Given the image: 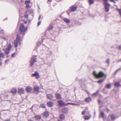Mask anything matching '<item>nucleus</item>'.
<instances>
[{"mask_svg": "<svg viewBox=\"0 0 121 121\" xmlns=\"http://www.w3.org/2000/svg\"><path fill=\"white\" fill-rule=\"evenodd\" d=\"M121 62V59H119L118 60V61H117V62Z\"/></svg>", "mask_w": 121, "mask_h": 121, "instance_id": "3c124183", "label": "nucleus"}, {"mask_svg": "<svg viewBox=\"0 0 121 121\" xmlns=\"http://www.w3.org/2000/svg\"><path fill=\"white\" fill-rule=\"evenodd\" d=\"M69 111L68 108L64 107L62 108L61 110V111L62 113L65 114L67 113Z\"/></svg>", "mask_w": 121, "mask_h": 121, "instance_id": "0eeeda50", "label": "nucleus"}, {"mask_svg": "<svg viewBox=\"0 0 121 121\" xmlns=\"http://www.w3.org/2000/svg\"><path fill=\"white\" fill-rule=\"evenodd\" d=\"M41 21H39V22L37 24V26H39L40 25V24H41Z\"/></svg>", "mask_w": 121, "mask_h": 121, "instance_id": "a18cd8bd", "label": "nucleus"}, {"mask_svg": "<svg viewBox=\"0 0 121 121\" xmlns=\"http://www.w3.org/2000/svg\"><path fill=\"white\" fill-rule=\"evenodd\" d=\"M68 104H68V103H67V104H65V103H64V104H63V106H65L67 105Z\"/></svg>", "mask_w": 121, "mask_h": 121, "instance_id": "37998d69", "label": "nucleus"}, {"mask_svg": "<svg viewBox=\"0 0 121 121\" xmlns=\"http://www.w3.org/2000/svg\"><path fill=\"white\" fill-rule=\"evenodd\" d=\"M100 115L103 118H104V113L103 112H100Z\"/></svg>", "mask_w": 121, "mask_h": 121, "instance_id": "cd10ccee", "label": "nucleus"}, {"mask_svg": "<svg viewBox=\"0 0 121 121\" xmlns=\"http://www.w3.org/2000/svg\"><path fill=\"white\" fill-rule=\"evenodd\" d=\"M24 91H25L24 89L22 88L18 89V92L20 94H23L24 93Z\"/></svg>", "mask_w": 121, "mask_h": 121, "instance_id": "9d476101", "label": "nucleus"}, {"mask_svg": "<svg viewBox=\"0 0 121 121\" xmlns=\"http://www.w3.org/2000/svg\"><path fill=\"white\" fill-rule=\"evenodd\" d=\"M28 15L27 14H26L24 15V17L25 18H27L28 17Z\"/></svg>", "mask_w": 121, "mask_h": 121, "instance_id": "de8ad7c7", "label": "nucleus"}, {"mask_svg": "<svg viewBox=\"0 0 121 121\" xmlns=\"http://www.w3.org/2000/svg\"><path fill=\"white\" fill-rule=\"evenodd\" d=\"M114 85L115 86L118 87L120 85V83L119 82H116L115 83Z\"/></svg>", "mask_w": 121, "mask_h": 121, "instance_id": "393cba45", "label": "nucleus"}, {"mask_svg": "<svg viewBox=\"0 0 121 121\" xmlns=\"http://www.w3.org/2000/svg\"><path fill=\"white\" fill-rule=\"evenodd\" d=\"M53 27V26H52V25L50 24L48 27L47 28V30H50Z\"/></svg>", "mask_w": 121, "mask_h": 121, "instance_id": "b1692460", "label": "nucleus"}, {"mask_svg": "<svg viewBox=\"0 0 121 121\" xmlns=\"http://www.w3.org/2000/svg\"><path fill=\"white\" fill-rule=\"evenodd\" d=\"M113 2L115 4L116 3V2L114 1V2Z\"/></svg>", "mask_w": 121, "mask_h": 121, "instance_id": "774afa93", "label": "nucleus"}, {"mask_svg": "<svg viewBox=\"0 0 121 121\" xmlns=\"http://www.w3.org/2000/svg\"><path fill=\"white\" fill-rule=\"evenodd\" d=\"M27 27L24 28V24L22 23L20 26L19 34L17 35L16 40H14V47L17 48L18 46V43L20 42V39L22 38L24 35L26 31L27 30Z\"/></svg>", "mask_w": 121, "mask_h": 121, "instance_id": "f257e3e1", "label": "nucleus"}, {"mask_svg": "<svg viewBox=\"0 0 121 121\" xmlns=\"http://www.w3.org/2000/svg\"><path fill=\"white\" fill-rule=\"evenodd\" d=\"M40 88L37 86H35L34 87V91H35L37 92L39 90Z\"/></svg>", "mask_w": 121, "mask_h": 121, "instance_id": "f8f14e48", "label": "nucleus"}, {"mask_svg": "<svg viewBox=\"0 0 121 121\" xmlns=\"http://www.w3.org/2000/svg\"><path fill=\"white\" fill-rule=\"evenodd\" d=\"M26 8L27 9H29L30 8V5L29 4H27L26 5Z\"/></svg>", "mask_w": 121, "mask_h": 121, "instance_id": "c9c22d12", "label": "nucleus"}, {"mask_svg": "<svg viewBox=\"0 0 121 121\" xmlns=\"http://www.w3.org/2000/svg\"><path fill=\"white\" fill-rule=\"evenodd\" d=\"M12 46H11V44L10 43H9L8 45V47L6 48V49L10 50V49L12 48Z\"/></svg>", "mask_w": 121, "mask_h": 121, "instance_id": "bb28decb", "label": "nucleus"}, {"mask_svg": "<svg viewBox=\"0 0 121 121\" xmlns=\"http://www.w3.org/2000/svg\"><path fill=\"white\" fill-rule=\"evenodd\" d=\"M40 44H41V43L40 42H38L37 43V46H39Z\"/></svg>", "mask_w": 121, "mask_h": 121, "instance_id": "c03bdc74", "label": "nucleus"}, {"mask_svg": "<svg viewBox=\"0 0 121 121\" xmlns=\"http://www.w3.org/2000/svg\"><path fill=\"white\" fill-rule=\"evenodd\" d=\"M9 59H7L5 61V63L6 64H7L8 63H7V62H8L9 61Z\"/></svg>", "mask_w": 121, "mask_h": 121, "instance_id": "a19ab883", "label": "nucleus"}, {"mask_svg": "<svg viewBox=\"0 0 121 121\" xmlns=\"http://www.w3.org/2000/svg\"><path fill=\"white\" fill-rule=\"evenodd\" d=\"M28 121H34L33 120H32L30 119V120H28Z\"/></svg>", "mask_w": 121, "mask_h": 121, "instance_id": "4d7b16f0", "label": "nucleus"}, {"mask_svg": "<svg viewBox=\"0 0 121 121\" xmlns=\"http://www.w3.org/2000/svg\"><path fill=\"white\" fill-rule=\"evenodd\" d=\"M78 79L77 78H75V80L76 81H77V80H78Z\"/></svg>", "mask_w": 121, "mask_h": 121, "instance_id": "13d9d810", "label": "nucleus"}, {"mask_svg": "<svg viewBox=\"0 0 121 121\" xmlns=\"http://www.w3.org/2000/svg\"><path fill=\"white\" fill-rule=\"evenodd\" d=\"M17 91V90L16 89L13 88V89L11 90L12 93L14 94H15L16 93Z\"/></svg>", "mask_w": 121, "mask_h": 121, "instance_id": "aec40b11", "label": "nucleus"}, {"mask_svg": "<svg viewBox=\"0 0 121 121\" xmlns=\"http://www.w3.org/2000/svg\"><path fill=\"white\" fill-rule=\"evenodd\" d=\"M104 1V5L105 11L107 12L109 11V7L111 6V5L108 2V0H103Z\"/></svg>", "mask_w": 121, "mask_h": 121, "instance_id": "7ed1b4c3", "label": "nucleus"}, {"mask_svg": "<svg viewBox=\"0 0 121 121\" xmlns=\"http://www.w3.org/2000/svg\"><path fill=\"white\" fill-rule=\"evenodd\" d=\"M2 61V59H0V65H1L2 64L1 61Z\"/></svg>", "mask_w": 121, "mask_h": 121, "instance_id": "864d4df0", "label": "nucleus"}, {"mask_svg": "<svg viewBox=\"0 0 121 121\" xmlns=\"http://www.w3.org/2000/svg\"><path fill=\"white\" fill-rule=\"evenodd\" d=\"M59 118L60 120H64L65 118V116L63 114H61L59 115Z\"/></svg>", "mask_w": 121, "mask_h": 121, "instance_id": "6e6552de", "label": "nucleus"}, {"mask_svg": "<svg viewBox=\"0 0 121 121\" xmlns=\"http://www.w3.org/2000/svg\"><path fill=\"white\" fill-rule=\"evenodd\" d=\"M118 11H119V12L120 11L121 12V10L120 9H118Z\"/></svg>", "mask_w": 121, "mask_h": 121, "instance_id": "0e129e2a", "label": "nucleus"}, {"mask_svg": "<svg viewBox=\"0 0 121 121\" xmlns=\"http://www.w3.org/2000/svg\"><path fill=\"white\" fill-rule=\"evenodd\" d=\"M36 59V56H33L31 57V60L30 62V66H32L34 64L35 62H37Z\"/></svg>", "mask_w": 121, "mask_h": 121, "instance_id": "20e7f679", "label": "nucleus"}, {"mask_svg": "<svg viewBox=\"0 0 121 121\" xmlns=\"http://www.w3.org/2000/svg\"><path fill=\"white\" fill-rule=\"evenodd\" d=\"M47 104L48 107H51L53 106V103L51 101H49L47 103Z\"/></svg>", "mask_w": 121, "mask_h": 121, "instance_id": "dca6fc26", "label": "nucleus"}, {"mask_svg": "<svg viewBox=\"0 0 121 121\" xmlns=\"http://www.w3.org/2000/svg\"><path fill=\"white\" fill-rule=\"evenodd\" d=\"M111 85L110 84L108 83L107 84L106 86V87L108 89L110 88L111 87Z\"/></svg>", "mask_w": 121, "mask_h": 121, "instance_id": "c85d7f7f", "label": "nucleus"}, {"mask_svg": "<svg viewBox=\"0 0 121 121\" xmlns=\"http://www.w3.org/2000/svg\"><path fill=\"white\" fill-rule=\"evenodd\" d=\"M63 120H62L60 119H58L57 121H63Z\"/></svg>", "mask_w": 121, "mask_h": 121, "instance_id": "6e6d98bb", "label": "nucleus"}, {"mask_svg": "<svg viewBox=\"0 0 121 121\" xmlns=\"http://www.w3.org/2000/svg\"><path fill=\"white\" fill-rule=\"evenodd\" d=\"M48 1L49 2H51V1H52L51 0H48Z\"/></svg>", "mask_w": 121, "mask_h": 121, "instance_id": "e2e57ef3", "label": "nucleus"}, {"mask_svg": "<svg viewBox=\"0 0 121 121\" xmlns=\"http://www.w3.org/2000/svg\"><path fill=\"white\" fill-rule=\"evenodd\" d=\"M41 15H39V17L38 19V20L39 21L40 20V19L41 18Z\"/></svg>", "mask_w": 121, "mask_h": 121, "instance_id": "49530a36", "label": "nucleus"}, {"mask_svg": "<svg viewBox=\"0 0 121 121\" xmlns=\"http://www.w3.org/2000/svg\"><path fill=\"white\" fill-rule=\"evenodd\" d=\"M29 13H33V10L32 9H30L28 11Z\"/></svg>", "mask_w": 121, "mask_h": 121, "instance_id": "f704fd0d", "label": "nucleus"}, {"mask_svg": "<svg viewBox=\"0 0 121 121\" xmlns=\"http://www.w3.org/2000/svg\"><path fill=\"white\" fill-rule=\"evenodd\" d=\"M57 103L60 106H63L64 102L62 100H58Z\"/></svg>", "mask_w": 121, "mask_h": 121, "instance_id": "ddd939ff", "label": "nucleus"}, {"mask_svg": "<svg viewBox=\"0 0 121 121\" xmlns=\"http://www.w3.org/2000/svg\"><path fill=\"white\" fill-rule=\"evenodd\" d=\"M91 98L89 97L87 98H86L84 101L87 103H88L90 102L91 101Z\"/></svg>", "mask_w": 121, "mask_h": 121, "instance_id": "4468645a", "label": "nucleus"}, {"mask_svg": "<svg viewBox=\"0 0 121 121\" xmlns=\"http://www.w3.org/2000/svg\"><path fill=\"white\" fill-rule=\"evenodd\" d=\"M49 115V113L48 112H44L43 115V116L46 118L48 117Z\"/></svg>", "mask_w": 121, "mask_h": 121, "instance_id": "f3484780", "label": "nucleus"}, {"mask_svg": "<svg viewBox=\"0 0 121 121\" xmlns=\"http://www.w3.org/2000/svg\"><path fill=\"white\" fill-rule=\"evenodd\" d=\"M32 77H35L37 79H38L40 78L39 75L37 71H35L34 73L31 74Z\"/></svg>", "mask_w": 121, "mask_h": 121, "instance_id": "39448f33", "label": "nucleus"}, {"mask_svg": "<svg viewBox=\"0 0 121 121\" xmlns=\"http://www.w3.org/2000/svg\"><path fill=\"white\" fill-rule=\"evenodd\" d=\"M118 49L120 50H121V45L120 46L118 47Z\"/></svg>", "mask_w": 121, "mask_h": 121, "instance_id": "09e8293b", "label": "nucleus"}, {"mask_svg": "<svg viewBox=\"0 0 121 121\" xmlns=\"http://www.w3.org/2000/svg\"><path fill=\"white\" fill-rule=\"evenodd\" d=\"M1 51L0 50V58H1L2 55L4 54V53L3 52L1 53Z\"/></svg>", "mask_w": 121, "mask_h": 121, "instance_id": "ea45409f", "label": "nucleus"}, {"mask_svg": "<svg viewBox=\"0 0 121 121\" xmlns=\"http://www.w3.org/2000/svg\"><path fill=\"white\" fill-rule=\"evenodd\" d=\"M91 115H90L89 116H85L84 118L86 120H89L91 118Z\"/></svg>", "mask_w": 121, "mask_h": 121, "instance_id": "5701e85b", "label": "nucleus"}, {"mask_svg": "<svg viewBox=\"0 0 121 121\" xmlns=\"http://www.w3.org/2000/svg\"><path fill=\"white\" fill-rule=\"evenodd\" d=\"M110 118L112 120H114L117 118L116 116L114 114H112L110 115Z\"/></svg>", "mask_w": 121, "mask_h": 121, "instance_id": "2eb2a0df", "label": "nucleus"}, {"mask_svg": "<svg viewBox=\"0 0 121 121\" xmlns=\"http://www.w3.org/2000/svg\"><path fill=\"white\" fill-rule=\"evenodd\" d=\"M114 0H110V1L111 2H114Z\"/></svg>", "mask_w": 121, "mask_h": 121, "instance_id": "680f3d73", "label": "nucleus"}, {"mask_svg": "<svg viewBox=\"0 0 121 121\" xmlns=\"http://www.w3.org/2000/svg\"><path fill=\"white\" fill-rule=\"evenodd\" d=\"M41 116L39 115H36L35 116V118L37 120H39L41 119Z\"/></svg>", "mask_w": 121, "mask_h": 121, "instance_id": "a211bd4d", "label": "nucleus"}, {"mask_svg": "<svg viewBox=\"0 0 121 121\" xmlns=\"http://www.w3.org/2000/svg\"><path fill=\"white\" fill-rule=\"evenodd\" d=\"M105 62L107 64H109L110 62L109 59H107V60L105 61Z\"/></svg>", "mask_w": 121, "mask_h": 121, "instance_id": "72a5a7b5", "label": "nucleus"}, {"mask_svg": "<svg viewBox=\"0 0 121 121\" xmlns=\"http://www.w3.org/2000/svg\"><path fill=\"white\" fill-rule=\"evenodd\" d=\"M105 89V88H104L103 89V91H104Z\"/></svg>", "mask_w": 121, "mask_h": 121, "instance_id": "69168bd1", "label": "nucleus"}, {"mask_svg": "<svg viewBox=\"0 0 121 121\" xmlns=\"http://www.w3.org/2000/svg\"><path fill=\"white\" fill-rule=\"evenodd\" d=\"M68 104H71L73 105H76V104H74L73 103H68Z\"/></svg>", "mask_w": 121, "mask_h": 121, "instance_id": "4c0bfd02", "label": "nucleus"}, {"mask_svg": "<svg viewBox=\"0 0 121 121\" xmlns=\"http://www.w3.org/2000/svg\"><path fill=\"white\" fill-rule=\"evenodd\" d=\"M85 113V111H82V115H84Z\"/></svg>", "mask_w": 121, "mask_h": 121, "instance_id": "8fccbe9b", "label": "nucleus"}, {"mask_svg": "<svg viewBox=\"0 0 121 121\" xmlns=\"http://www.w3.org/2000/svg\"><path fill=\"white\" fill-rule=\"evenodd\" d=\"M56 98L57 99H60L61 98L60 94L58 93H56L55 95Z\"/></svg>", "mask_w": 121, "mask_h": 121, "instance_id": "1a4fd4ad", "label": "nucleus"}, {"mask_svg": "<svg viewBox=\"0 0 121 121\" xmlns=\"http://www.w3.org/2000/svg\"><path fill=\"white\" fill-rule=\"evenodd\" d=\"M4 54H3V55H2V56L1 57L2 58H4Z\"/></svg>", "mask_w": 121, "mask_h": 121, "instance_id": "052dcab7", "label": "nucleus"}, {"mask_svg": "<svg viewBox=\"0 0 121 121\" xmlns=\"http://www.w3.org/2000/svg\"><path fill=\"white\" fill-rule=\"evenodd\" d=\"M82 79H81L80 80V81H81V82H82Z\"/></svg>", "mask_w": 121, "mask_h": 121, "instance_id": "bf43d9fd", "label": "nucleus"}, {"mask_svg": "<svg viewBox=\"0 0 121 121\" xmlns=\"http://www.w3.org/2000/svg\"><path fill=\"white\" fill-rule=\"evenodd\" d=\"M40 106L43 108H45L46 107V105L45 104H41L40 105Z\"/></svg>", "mask_w": 121, "mask_h": 121, "instance_id": "7c9ffc66", "label": "nucleus"}, {"mask_svg": "<svg viewBox=\"0 0 121 121\" xmlns=\"http://www.w3.org/2000/svg\"><path fill=\"white\" fill-rule=\"evenodd\" d=\"M16 54V52L12 54L11 55V56L12 57H15V55Z\"/></svg>", "mask_w": 121, "mask_h": 121, "instance_id": "e433bc0d", "label": "nucleus"}, {"mask_svg": "<svg viewBox=\"0 0 121 121\" xmlns=\"http://www.w3.org/2000/svg\"><path fill=\"white\" fill-rule=\"evenodd\" d=\"M37 6H38V7L39 9H40V8L39 6V5L38 4L37 5Z\"/></svg>", "mask_w": 121, "mask_h": 121, "instance_id": "5fc2aeb1", "label": "nucleus"}, {"mask_svg": "<svg viewBox=\"0 0 121 121\" xmlns=\"http://www.w3.org/2000/svg\"><path fill=\"white\" fill-rule=\"evenodd\" d=\"M88 2L90 5H91L93 4L94 2V0H88Z\"/></svg>", "mask_w": 121, "mask_h": 121, "instance_id": "c756f323", "label": "nucleus"}, {"mask_svg": "<svg viewBox=\"0 0 121 121\" xmlns=\"http://www.w3.org/2000/svg\"><path fill=\"white\" fill-rule=\"evenodd\" d=\"M98 101L99 104L101 102L100 100L99 99H98Z\"/></svg>", "mask_w": 121, "mask_h": 121, "instance_id": "603ef678", "label": "nucleus"}, {"mask_svg": "<svg viewBox=\"0 0 121 121\" xmlns=\"http://www.w3.org/2000/svg\"><path fill=\"white\" fill-rule=\"evenodd\" d=\"M104 79H102L99 80L97 81V82L98 83H99L100 84L101 83L104 81Z\"/></svg>", "mask_w": 121, "mask_h": 121, "instance_id": "473e14b6", "label": "nucleus"}, {"mask_svg": "<svg viewBox=\"0 0 121 121\" xmlns=\"http://www.w3.org/2000/svg\"><path fill=\"white\" fill-rule=\"evenodd\" d=\"M3 50L4 51L5 54L8 55L9 53L10 50H8L6 48V49H3Z\"/></svg>", "mask_w": 121, "mask_h": 121, "instance_id": "412c9836", "label": "nucleus"}, {"mask_svg": "<svg viewBox=\"0 0 121 121\" xmlns=\"http://www.w3.org/2000/svg\"><path fill=\"white\" fill-rule=\"evenodd\" d=\"M3 38L5 40H8V37H3Z\"/></svg>", "mask_w": 121, "mask_h": 121, "instance_id": "79ce46f5", "label": "nucleus"}, {"mask_svg": "<svg viewBox=\"0 0 121 121\" xmlns=\"http://www.w3.org/2000/svg\"><path fill=\"white\" fill-rule=\"evenodd\" d=\"M47 98L50 100H52L54 98V96L51 94H46Z\"/></svg>", "mask_w": 121, "mask_h": 121, "instance_id": "423d86ee", "label": "nucleus"}, {"mask_svg": "<svg viewBox=\"0 0 121 121\" xmlns=\"http://www.w3.org/2000/svg\"><path fill=\"white\" fill-rule=\"evenodd\" d=\"M32 88L30 86H27L26 88V90L28 93H30L31 92Z\"/></svg>", "mask_w": 121, "mask_h": 121, "instance_id": "9b49d317", "label": "nucleus"}, {"mask_svg": "<svg viewBox=\"0 0 121 121\" xmlns=\"http://www.w3.org/2000/svg\"><path fill=\"white\" fill-rule=\"evenodd\" d=\"M77 8L76 6H72L71 7V10L72 11H74L76 10Z\"/></svg>", "mask_w": 121, "mask_h": 121, "instance_id": "4be33fe9", "label": "nucleus"}, {"mask_svg": "<svg viewBox=\"0 0 121 121\" xmlns=\"http://www.w3.org/2000/svg\"><path fill=\"white\" fill-rule=\"evenodd\" d=\"M64 21L67 23H69L70 22L69 19L67 18H65L63 19Z\"/></svg>", "mask_w": 121, "mask_h": 121, "instance_id": "6ab92c4d", "label": "nucleus"}, {"mask_svg": "<svg viewBox=\"0 0 121 121\" xmlns=\"http://www.w3.org/2000/svg\"><path fill=\"white\" fill-rule=\"evenodd\" d=\"M30 1L29 0H26L25 1V3L26 4H28L30 3Z\"/></svg>", "mask_w": 121, "mask_h": 121, "instance_id": "58836bf2", "label": "nucleus"}, {"mask_svg": "<svg viewBox=\"0 0 121 121\" xmlns=\"http://www.w3.org/2000/svg\"><path fill=\"white\" fill-rule=\"evenodd\" d=\"M93 74L96 78H100L104 76H106V75H105L104 73L101 71L99 72L98 74H97L95 71H94Z\"/></svg>", "mask_w": 121, "mask_h": 121, "instance_id": "f03ea898", "label": "nucleus"}, {"mask_svg": "<svg viewBox=\"0 0 121 121\" xmlns=\"http://www.w3.org/2000/svg\"><path fill=\"white\" fill-rule=\"evenodd\" d=\"M121 70V67L119 68L118 69H117V70H116L114 73H113V75H115L116 73L118 72V71L120 70Z\"/></svg>", "mask_w": 121, "mask_h": 121, "instance_id": "a878e982", "label": "nucleus"}, {"mask_svg": "<svg viewBox=\"0 0 121 121\" xmlns=\"http://www.w3.org/2000/svg\"><path fill=\"white\" fill-rule=\"evenodd\" d=\"M24 23L25 24H26L27 23V22L26 21Z\"/></svg>", "mask_w": 121, "mask_h": 121, "instance_id": "338daca9", "label": "nucleus"}, {"mask_svg": "<svg viewBox=\"0 0 121 121\" xmlns=\"http://www.w3.org/2000/svg\"><path fill=\"white\" fill-rule=\"evenodd\" d=\"M99 91H97L96 92L92 94V96H94V95L96 96L99 93Z\"/></svg>", "mask_w": 121, "mask_h": 121, "instance_id": "2f4dec72", "label": "nucleus"}]
</instances>
